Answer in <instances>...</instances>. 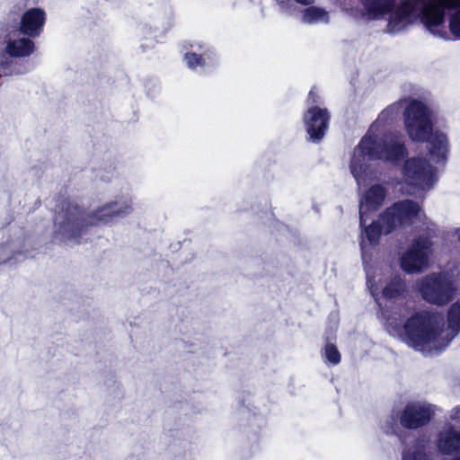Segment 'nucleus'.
I'll list each match as a JSON object with an SVG mask.
<instances>
[{"label":"nucleus","mask_w":460,"mask_h":460,"mask_svg":"<svg viewBox=\"0 0 460 460\" xmlns=\"http://www.w3.org/2000/svg\"><path fill=\"white\" fill-rule=\"evenodd\" d=\"M448 13V28L460 39V0H408L390 18L392 31H402L420 18L434 35L447 37L445 13Z\"/></svg>","instance_id":"obj_3"},{"label":"nucleus","mask_w":460,"mask_h":460,"mask_svg":"<svg viewBox=\"0 0 460 460\" xmlns=\"http://www.w3.org/2000/svg\"><path fill=\"white\" fill-rule=\"evenodd\" d=\"M416 288L426 302L437 305L447 304L456 290L452 276L447 272L426 275L417 281Z\"/></svg>","instance_id":"obj_7"},{"label":"nucleus","mask_w":460,"mask_h":460,"mask_svg":"<svg viewBox=\"0 0 460 460\" xmlns=\"http://www.w3.org/2000/svg\"><path fill=\"white\" fill-rule=\"evenodd\" d=\"M402 181L413 188L429 190L437 181L436 170L420 157L408 159L402 171Z\"/></svg>","instance_id":"obj_8"},{"label":"nucleus","mask_w":460,"mask_h":460,"mask_svg":"<svg viewBox=\"0 0 460 460\" xmlns=\"http://www.w3.org/2000/svg\"><path fill=\"white\" fill-rule=\"evenodd\" d=\"M116 216L111 201L84 213L76 204L68 203L56 215V234L65 243H77L88 226L111 222Z\"/></svg>","instance_id":"obj_5"},{"label":"nucleus","mask_w":460,"mask_h":460,"mask_svg":"<svg viewBox=\"0 0 460 460\" xmlns=\"http://www.w3.org/2000/svg\"><path fill=\"white\" fill-rule=\"evenodd\" d=\"M116 217H125L133 211V199L128 194H123L111 200Z\"/></svg>","instance_id":"obj_19"},{"label":"nucleus","mask_w":460,"mask_h":460,"mask_svg":"<svg viewBox=\"0 0 460 460\" xmlns=\"http://www.w3.org/2000/svg\"><path fill=\"white\" fill-rule=\"evenodd\" d=\"M456 275H459L460 274V268H456Z\"/></svg>","instance_id":"obj_26"},{"label":"nucleus","mask_w":460,"mask_h":460,"mask_svg":"<svg viewBox=\"0 0 460 460\" xmlns=\"http://www.w3.org/2000/svg\"><path fill=\"white\" fill-rule=\"evenodd\" d=\"M330 20L329 12L320 6L311 5L300 12V21L305 24H326L329 23Z\"/></svg>","instance_id":"obj_18"},{"label":"nucleus","mask_w":460,"mask_h":460,"mask_svg":"<svg viewBox=\"0 0 460 460\" xmlns=\"http://www.w3.org/2000/svg\"><path fill=\"white\" fill-rule=\"evenodd\" d=\"M305 130L313 142L321 141L329 126L330 113L326 108L310 106L303 117Z\"/></svg>","instance_id":"obj_11"},{"label":"nucleus","mask_w":460,"mask_h":460,"mask_svg":"<svg viewBox=\"0 0 460 460\" xmlns=\"http://www.w3.org/2000/svg\"><path fill=\"white\" fill-rule=\"evenodd\" d=\"M198 49L201 50L202 53L189 51L184 55V61L191 70L203 69L214 60L213 52L208 48L199 45Z\"/></svg>","instance_id":"obj_17"},{"label":"nucleus","mask_w":460,"mask_h":460,"mask_svg":"<svg viewBox=\"0 0 460 460\" xmlns=\"http://www.w3.org/2000/svg\"><path fill=\"white\" fill-rule=\"evenodd\" d=\"M437 410V406L427 402H410L402 411L400 422L404 428L418 429L428 424Z\"/></svg>","instance_id":"obj_10"},{"label":"nucleus","mask_w":460,"mask_h":460,"mask_svg":"<svg viewBox=\"0 0 460 460\" xmlns=\"http://www.w3.org/2000/svg\"><path fill=\"white\" fill-rule=\"evenodd\" d=\"M385 196L386 190L385 187L376 184L370 187L360 198L359 216L361 226L366 224L367 214L373 210H376L383 204Z\"/></svg>","instance_id":"obj_13"},{"label":"nucleus","mask_w":460,"mask_h":460,"mask_svg":"<svg viewBox=\"0 0 460 460\" xmlns=\"http://www.w3.org/2000/svg\"><path fill=\"white\" fill-rule=\"evenodd\" d=\"M402 460H429L425 450L419 444L408 447L402 454Z\"/></svg>","instance_id":"obj_20"},{"label":"nucleus","mask_w":460,"mask_h":460,"mask_svg":"<svg viewBox=\"0 0 460 460\" xmlns=\"http://www.w3.org/2000/svg\"><path fill=\"white\" fill-rule=\"evenodd\" d=\"M13 252V245H3L0 246V263L4 262L11 258V254Z\"/></svg>","instance_id":"obj_22"},{"label":"nucleus","mask_w":460,"mask_h":460,"mask_svg":"<svg viewBox=\"0 0 460 460\" xmlns=\"http://www.w3.org/2000/svg\"><path fill=\"white\" fill-rule=\"evenodd\" d=\"M422 216L420 206L411 200H402L387 208L377 222L365 228L361 235L362 260L366 266L371 260L370 250L378 243L381 234H389L395 227L412 222L413 217Z\"/></svg>","instance_id":"obj_6"},{"label":"nucleus","mask_w":460,"mask_h":460,"mask_svg":"<svg viewBox=\"0 0 460 460\" xmlns=\"http://www.w3.org/2000/svg\"><path fill=\"white\" fill-rule=\"evenodd\" d=\"M432 244L429 236L420 235L415 238L401 256L402 269L408 273H419L426 270L432 254Z\"/></svg>","instance_id":"obj_9"},{"label":"nucleus","mask_w":460,"mask_h":460,"mask_svg":"<svg viewBox=\"0 0 460 460\" xmlns=\"http://www.w3.org/2000/svg\"><path fill=\"white\" fill-rule=\"evenodd\" d=\"M408 102L401 100L385 109L355 147L349 169L359 188L372 179V172L368 164L370 160L378 159L397 164L406 156L407 151L401 135L385 134L379 137L376 131L379 125L395 119L402 110H405Z\"/></svg>","instance_id":"obj_2"},{"label":"nucleus","mask_w":460,"mask_h":460,"mask_svg":"<svg viewBox=\"0 0 460 460\" xmlns=\"http://www.w3.org/2000/svg\"><path fill=\"white\" fill-rule=\"evenodd\" d=\"M408 0L402 1L395 9V0H362V4L367 13L374 19L384 18L386 14H389L387 30L389 32L396 33L397 31H392L389 26L391 16Z\"/></svg>","instance_id":"obj_15"},{"label":"nucleus","mask_w":460,"mask_h":460,"mask_svg":"<svg viewBox=\"0 0 460 460\" xmlns=\"http://www.w3.org/2000/svg\"><path fill=\"white\" fill-rule=\"evenodd\" d=\"M34 42L25 37H10L6 41L5 52L13 58H26L33 53Z\"/></svg>","instance_id":"obj_16"},{"label":"nucleus","mask_w":460,"mask_h":460,"mask_svg":"<svg viewBox=\"0 0 460 460\" xmlns=\"http://www.w3.org/2000/svg\"><path fill=\"white\" fill-rule=\"evenodd\" d=\"M406 315V309L387 315L388 332L417 350L424 353L440 352L460 332V298L448 309L446 329L443 316L438 313L415 312L407 319H402Z\"/></svg>","instance_id":"obj_1"},{"label":"nucleus","mask_w":460,"mask_h":460,"mask_svg":"<svg viewBox=\"0 0 460 460\" xmlns=\"http://www.w3.org/2000/svg\"><path fill=\"white\" fill-rule=\"evenodd\" d=\"M308 102L311 106H318L321 102V96L318 94L315 89H312L308 94Z\"/></svg>","instance_id":"obj_23"},{"label":"nucleus","mask_w":460,"mask_h":460,"mask_svg":"<svg viewBox=\"0 0 460 460\" xmlns=\"http://www.w3.org/2000/svg\"><path fill=\"white\" fill-rule=\"evenodd\" d=\"M323 355L326 363L338 365L341 362V353L332 343H327L325 345Z\"/></svg>","instance_id":"obj_21"},{"label":"nucleus","mask_w":460,"mask_h":460,"mask_svg":"<svg viewBox=\"0 0 460 460\" xmlns=\"http://www.w3.org/2000/svg\"><path fill=\"white\" fill-rule=\"evenodd\" d=\"M367 273V287L373 296L378 295L380 288L383 289L385 296L394 298L400 296L405 290V284L397 275L394 276L389 282L383 287L379 274L371 272V268L365 266Z\"/></svg>","instance_id":"obj_12"},{"label":"nucleus","mask_w":460,"mask_h":460,"mask_svg":"<svg viewBox=\"0 0 460 460\" xmlns=\"http://www.w3.org/2000/svg\"><path fill=\"white\" fill-rule=\"evenodd\" d=\"M456 237L458 241L460 242V228L456 231Z\"/></svg>","instance_id":"obj_25"},{"label":"nucleus","mask_w":460,"mask_h":460,"mask_svg":"<svg viewBox=\"0 0 460 460\" xmlns=\"http://www.w3.org/2000/svg\"><path fill=\"white\" fill-rule=\"evenodd\" d=\"M407 133L412 141L429 143V155L434 164H445L448 152L447 136L432 132V122L428 107L421 102L409 100L403 113Z\"/></svg>","instance_id":"obj_4"},{"label":"nucleus","mask_w":460,"mask_h":460,"mask_svg":"<svg viewBox=\"0 0 460 460\" xmlns=\"http://www.w3.org/2000/svg\"><path fill=\"white\" fill-rule=\"evenodd\" d=\"M45 21L46 13L43 9H28L21 18L20 31L28 37H38L43 30Z\"/></svg>","instance_id":"obj_14"},{"label":"nucleus","mask_w":460,"mask_h":460,"mask_svg":"<svg viewBox=\"0 0 460 460\" xmlns=\"http://www.w3.org/2000/svg\"><path fill=\"white\" fill-rule=\"evenodd\" d=\"M448 418L450 420L460 423V406H456L449 412Z\"/></svg>","instance_id":"obj_24"}]
</instances>
